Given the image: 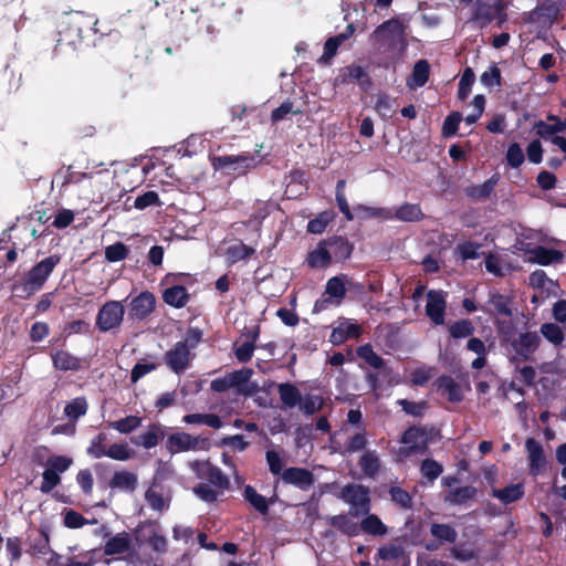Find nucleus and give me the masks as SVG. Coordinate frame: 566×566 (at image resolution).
I'll return each instance as SVG.
<instances>
[{"label": "nucleus", "instance_id": "obj_1", "mask_svg": "<svg viewBox=\"0 0 566 566\" xmlns=\"http://www.w3.org/2000/svg\"><path fill=\"white\" fill-rule=\"evenodd\" d=\"M408 28L409 19L397 15L379 24L370 34V41L379 52L401 56L408 48Z\"/></svg>", "mask_w": 566, "mask_h": 566}, {"label": "nucleus", "instance_id": "obj_2", "mask_svg": "<svg viewBox=\"0 0 566 566\" xmlns=\"http://www.w3.org/2000/svg\"><path fill=\"white\" fill-rule=\"evenodd\" d=\"M201 339L202 332L199 328H189L185 338L166 352L165 361L167 366L176 374L184 373L190 366L195 357L192 350L200 344Z\"/></svg>", "mask_w": 566, "mask_h": 566}, {"label": "nucleus", "instance_id": "obj_3", "mask_svg": "<svg viewBox=\"0 0 566 566\" xmlns=\"http://www.w3.org/2000/svg\"><path fill=\"white\" fill-rule=\"evenodd\" d=\"M506 18L505 4L501 0H476L474 3L472 21L481 29L492 22L501 27Z\"/></svg>", "mask_w": 566, "mask_h": 566}, {"label": "nucleus", "instance_id": "obj_4", "mask_svg": "<svg viewBox=\"0 0 566 566\" xmlns=\"http://www.w3.org/2000/svg\"><path fill=\"white\" fill-rule=\"evenodd\" d=\"M210 446L209 438L192 436L184 431L171 433L166 440V449L170 454L189 451H207L210 449Z\"/></svg>", "mask_w": 566, "mask_h": 566}, {"label": "nucleus", "instance_id": "obj_5", "mask_svg": "<svg viewBox=\"0 0 566 566\" xmlns=\"http://www.w3.org/2000/svg\"><path fill=\"white\" fill-rule=\"evenodd\" d=\"M340 499L350 506L352 516H360L369 513L370 499L367 488L359 484L346 485L340 493Z\"/></svg>", "mask_w": 566, "mask_h": 566}, {"label": "nucleus", "instance_id": "obj_6", "mask_svg": "<svg viewBox=\"0 0 566 566\" xmlns=\"http://www.w3.org/2000/svg\"><path fill=\"white\" fill-rule=\"evenodd\" d=\"M346 281L345 275L331 277L326 283L325 292L315 302L313 311L319 313L332 305H339L346 294Z\"/></svg>", "mask_w": 566, "mask_h": 566}, {"label": "nucleus", "instance_id": "obj_7", "mask_svg": "<svg viewBox=\"0 0 566 566\" xmlns=\"http://www.w3.org/2000/svg\"><path fill=\"white\" fill-rule=\"evenodd\" d=\"M125 307L119 301H107L98 310L96 315V327L103 332L119 328L124 321Z\"/></svg>", "mask_w": 566, "mask_h": 566}, {"label": "nucleus", "instance_id": "obj_8", "mask_svg": "<svg viewBox=\"0 0 566 566\" xmlns=\"http://www.w3.org/2000/svg\"><path fill=\"white\" fill-rule=\"evenodd\" d=\"M59 262L60 256L50 255L35 264L27 275L24 289L29 292L39 291Z\"/></svg>", "mask_w": 566, "mask_h": 566}, {"label": "nucleus", "instance_id": "obj_9", "mask_svg": "<svg viewBox=\"0 0 566 566\" xmlns=\"http://www.w3.org/2000/svg\"><path fill=\"white\" fill-rule=\"evenodd\" d=\"M136 541L139 544H147L158 554H164L168 547V541L159 525L156 523H144L136 530Z\"/></svg>", "mask_w": 566, "mask_h": 566}, {"label": "nucleus", "instance_id": "obj_10", "mask_svg": "<svg viewBox=\"0 0 566 566\" xmlns=\"http://www.w3.org/2000/svg\"><path fill=\"white\" fill-rule=\"evenodd\" d=\"M190 469L199 479H207L214 489L223 492L229 489L230 481L217 467L209 461H192L189 463Z\"/></svg>", "mask_w": 566, "mask_h": 566}, {"label": "nucleus", "instance_id": "obj_11", "mask_svg": "<svg viewBox=\"0 0 566 566\" xmlns=\"http://www.w3.org/2000/svg\"><path fill=\"white\" fill-rule=\"evenodd\" d=\"M104 553L118 556L119 559H129L136 555L132 537L126 532L117 533L108 538L104 545Z\"/></svg>", "mask_w": 566, "mask_h": 566}, {"label": "nucleus", "instance_id": "obj_12", "mask_svg": "<svg viewBox=\"0 0 566 566\" xmlns=\"http://www.w3.org/2000/svg\"><path fill=\"white\" fill-rule=\"evenodd\" d=\"M505 338L510 340L517 359L527 360L537 350L541 338L536 333L525 332L517 337L510 339L506 335Z\"/></svg>", "mask_w": 566, "mask_h": 566}, {"label": "nucleus", "instance_id": "obj_13", "mask_svg": "<svg viewBox=\"0 0 566 566\" xmlns=\"http://www.w3.org/2000/svg\"><path fill=\"white\" fill-rule=\"evenodd\" d=\"M560 4L556 0H544L534 10L527 13L526 21L530 23L552 24L558 17Z\"/></svg>", "mask_w": 566, "mask_h": 566}, {"label": "nucleus", "instance_id": "obj_14", "mask_svg": "<svg viewBox=\"0 0 566 566\" xmlns=\"http://www.w3.org/2000/svg\"><path fill=\"white\" fill-rule=\"evenodd\" d=\"M156 298L149 291H144L132 298L128 308L132 319L143 321L148 317L155 310Z\"/></svg>", "mask_w": 566, "mask_h": 566}, {"label": "nucleus", "instance_id": "obj_15", "mask_svg": "<svg viewBox=\"0 0 566 566\" xmlns=\"http://www.w3.org/2000/svg\"><path fill=\"white\" fill-rule=\"evenodd\" d=\"M446 307V294L442 291L431 290L427 293L426 314L436 325L444 323Z\"/></svg>", "mask_w": 566, "mask_h": 566}, {"label": "nucleus", "instance_id": "obj_16", "mask_svg": "<svg viewBox=\"0 0 566 566\" xmlns=\"http://www.w3.org/2000/svg\"><path fill=\"white\" fill-rule=\"evenodd\" d=\"M525 450L528 458L530 472L536 476L544 471L546 464L543 446L536 439L528 438L525 441Z\"/></svg>", "mask_w": 566, "mask_h": 566}, {"label": "nucleus", "instance_id": "obj_17", "mask_svg": "<svg viewBox=\"0 0 566 566\" xmlns=\"http://www.w3.org/2000/svg\"><path fill=\"white\" fill-rule=\"evenodd\" d=\"M254 166V159L247 156H220L213 159V167L218 169H230L238 174H244Z\"/></svg>", "mask_w": 566, "mask_h": 566}, {"label": "nucleus", "instance_id": "obj_18", "mask_svg": "<svg viewBox=\"0 0 566 566\" xmlns=\"http://www.w3.org/2000/svg\"><path fill=\"white\" fill-rule=\"evenodd\" d=\"M401 442L409 452L423 451L429 442L428 432L423 428L411 427L402 434Z\"/></svg>", "mask_w": 566, "mask_h": 566}, {"label": "nucleus", "instance_id": "obj_19", "mask_svg": "<svg viewBox=\"0 0 566 566\" xmlns=\"http://www.w3.org/2000/svg\"><path fill=\"white\" fill-rule=\"evenodd\" d=\"M230 380V385L232 388H235L240 394L251 395L253 394L258 386L250 381L253 370L250 368H242L240 370L232 371L227 374Z\"/></svg>", "mask_w": 566, "mask_h": 566}, {"label": "nucleus", "instance_id": "obj_20", "mask_svg": "<svg viewBox=\"0 0 566 566\" xmlns=\"http://www.w3.org/2000/svg\"><path fill=\"white\" fill-rule=\"evenodd\" d=\"M380 212L385 218L395 217L396 219L406 222L419 221L423 217L420 207L415 203L402 205L395 211V214H392L389 210H378L377 212L374 211L373 214H379Z\"/></svg>", "mask_w": 566, "mask_h": 566}, {"label": "nucleus", "instance_id": "obj_21", "mask_svg": "<svg viewBox=\"0 0 566 566\" xmlns=\"http://www.w3.org/2000/svg\"><path fill=\"white\" fill-rule=\"evenodd\" d=\"M282 480L286 484L306 490L313 484V474L303 468H289L282 473Z\"/></svg>", "mask_w": 566, "mask_h": 566}, {"label": "nucleus", "instance_id": "obj_22", "mask_svg": "<svg viewBox=\"0 0 566 566\" xmlns=\"http://www.w3.org/2000/svg\"><path fill=\"white\" fill-rule=\"evenodd\" d=\"M527 259L530 262L538 263L541 265H548L559 262L563 259V253L557 250L546 249L544 247H535L526 250Z\"/></svg>", "mask_w": 566, "mask_h": 566}, {"label": "nucleus", "instance_id": "obj_23", "mask_svg": "<svg viewBox=\"0 0 566 566\" xmlns=\"http://www.w3.org/2000/svg\"><path fill=\"white\" fill-rule=\"evenodd\" d=\"M359 334H360V326L350 319H346L333 329V332L329 336V340L334 345H339V344L344 343L345 340H347L348 338L358 337Z\"/></svg>", "mask_w": 566, "mask_h": 566}, {"label": "nucleus", "instance_id": "obj_24", "mask_svg": "<svg viewBox=\"0 0 566 566\" xmlns=\"http://www.w3.org/2000/svg\"><path fill=\"white\" fill-rule=\"evenodd\" d=\"M354 31H355L354 25L353 24H348L345 32H343V33H340V34H338L336 36L329 38L325 42L324 53L321 56L319 61L323 62V63H328L334 57V55L336 54L337 49L339 48V45L342 43H344L349 36H352Z\"/></svg>", "mask_w": 566, "mask_h": 566}, {"label": "nucleus", "instance_id": "obj_25", "mask_svg": "<svg viewBox=\"0 0 566 566\" xmlns=\"http://www.w3.org/2000/svg\"><path fill=\"white\" fill-rule=\"evenodd\" d=\"M138 478L129 471H117L109 480V486L124 492H133L137 488Z\"/></svg>", "mask_w": 566, "mask_h": 566}, {"label": "nucleus", "instance_id": "obj_26", "mask_svg": "<svg viewBox=\"0 0 566 566\" xmlns=\"http://www.w3.org/2000/svg\"><path fill=\"white\" fill-rule=\"evenodd\" d=\"M491 493L501 503L510 504L523 497L524 485L522 483L511 484L503 489H493Z\"/></svg>", "mask_w": 566, "mask_h": 566}, {"label": "nucleus", "instance_id": "obj_27", "mask_svg": "<svg viewBox=\"0 0 566 566\" xmlns=\"http://www.w3.org/2000/svg\"><path fill=\"white\" fill-rule=\"evenodd\" d=\"M333 261H343L349 258L352 253L350 243L342 237H336L326 241Z\"/></svg>", "mask_w": 566, "mask_h": 566}, {"label": "nucleus", "instance_id": "obj_28", "mask_svg": "<svg viewBox=\"0 0 566 566\" xmlns=\"http://www.w3.org/2000/svg\"><path fill=\"white\" fill-rule=\"evenodd\" d=\"M164 436V430L160 424H151L148 430L139 434L134 442L145 449H151L159 443Z\"/></svg>", "mask_w": 566, "mask_h": 566}, {"label": "nucleus", "instance_id": "obj_29", "mask_svg": "<svg viewBox=\"0 0 566 566\" xmlns=\"http://www.w3.org/2000/svg\"><path fill=\"white\" fill-rule=\"evenodd\" d=\"M429 63L426 60L418 61L412 70L411 75L407 80V85L410 88H418L423 86L429 78Z\"/></svg>", "mask_w": 566, "mask_h": 566}, {"label": "nucleus", "instance_id": "obj_30", "mask_svg": "<svg viewBox=\"0 0 566 566\" xmlns=\"http://www.w3.org/2000/svg\"><path fill=\"white\" fill-rule=\"evenodd\" d=\"M327 523L348 536L359 534V525L345 514L331 516Z\"/></svg>", "mask_w": 566, "mask_h": 566}, {"label": "nucleus", "instance_id": "obj_31", "mask_svg": "<svg viewBox=\"0 0 566 566\" xmlns=\"http://www.w3.org/2000/svg\"><path fill=\"white\" fill-rule=\"evenodd\" d=\"M277 391L285 408H294L301 402V391L292 384H280Z\"/></svg>", "mask_w": 566, "mask_h": 566}, {"label": "nucleus", "instance_id": "obj_32", "mask_svg": "<svg viewBox=\"0 0 566 566\" xmlns=\"http://www.w3.org/2000/svg\"><path fill=\"white\" fill-rule=\"evenodd\" d=\"M163 297L168 305L179 308L184 307L187 304L189 300V294L186 287L181 285H175L166 289Z\"/></svg>", "mask_w": 566, "mask_h": 566}, {"label": "nucleus", "instance_id": "obj_33", "mask_svg": "<svg viewBox=\"0 0 566 566\" xmlns=\"http://www.w3.org/2000/svg\"><path fill=\"white\" fill-rule=\"evenodd\" d=\"M359 525V532L363 531L373 536H384L387 534L388 528L381 520L375 514H366Z\"/></svg>", "mask_w": 566, "mask_h": 566}, {"label": "nucleus", "instance_id": "obj_34", "mask_svg": "<svg viewBox=\"0 0 566 566\" xmlns=\"http://www.w3.org/2000/svg\"><path fill=\"white\" fill-rule=\"evenodd\" d=\"M333 261L328 245L326 241L319 243L315 250H313L307 259L308 265L312 268H325Z\"/></svg>", "mask_w": 566, "mask_h": 566}, {"label": "nucleus", "instance_id": "obj_35", "mask_svg": "<svg viewBox=\"0 0 566 566\" xmlns=\"http://www.w3.org/2000/svg\"><path fill=\"white\" fill-rule=\"evenodd\" d=\"M499 175H493L490 179L484 181L482 185L472 186L467 189V195L475 200H483L490 197L493 192L494 187L499 182Z\"/></svg>", "mask_w": 566, "mask_h": 566}, {"label": "nucleus", "instance_id": "obj_36", "mask_svg": "<svg viewBox=\"0 0 566 566\" xmlns=\"http://www.w3.org/2000/svg\"><path fill=\"white\" fill-rule=\"evenodd\" d=\"M52 360L54 367L60 370H77L81 367L80 359L65 350L54 353Z\"/></svg>", "mask_w": 566, "mask_h": 566}, {"label": "nucleus", "instance_id": "obj_37", "mask_svg": "<svg viewBox=\"0 0 566 566\" xmlns=\"http://www.w3.org/2000/svg\"><path fill=\"white\" fill-rule=\"evenodd\" d=\"M378 557L382 560L402 562L405 566L409 565L408 557L401 546L389 544L378 549Z\"/></svg>", "mask_w": 566, "mask_h": 566}, {"label": "nucleus", "instance_id": "obj_38", "mask_svg": "<svg viewBox=\"0 0 566 566\" xmlns=\"http://www.w3.org/2000/svg\"><path fill=\"white\" fill-rule=\"evenodd\" d=\"M88 403L84 397H76L69 401L64 407V415L72 421H76L80 417L87 412Z\"/></svg>", "mask_w": 566, "mask_h": 566}, {"label": "nucleus", "instance_id": "obj_39", "mask_svg": "<svg viewBox=\"0 0 566 566\" xmlns=\"http://www.w3.org/2000/svg\"><path fill=\"white\" fill-rule=\"evenodd\" d=\"M439 387L443 394L448 395L449 400L460 401L463 399L464 390L454 379L443 377L440 379Z\"/></svg>", "mask_w": 566, "mask_h": 566}, {"label": "nucleus", "instance_id": "obj_40", "mask_svg": "<svg viewBox=\"0 0 566 566\" xmlns=\"http://www.w3.org/2000/svg\"><path fill=\"white\" fill-rule=\"evenodd\" d=\"M143 419L138 416H127L108 423V427L123 434H128L140 427Z\"/></svg>", "mask_w": 566, "mask_h": 566}, {"label": "nucleus", "instance_id": "obj_41", "mask_svg": "<svg viewBox=\"0 0 566 566\" xmlns=\"http://www.w3.org/2000/svg\"><path fill=\"white\" fill-rule=\"evenodd\" d=\"M107 434L105 432H99L96 434L90 442V446L86 449V453L93 459H101L106 457L107 454Z\"/></svg>", "mask_w": 566, "mask_h": 566}, {"label": "nucleus", "instance_id": "obj_42", "mask_svg": "<svg viewBox=\"0 0 566 566\" xmlns=\"http://www.w3.org/2000/svg\"><path fill=\"white\" fill-rule=\"evenodd\" d=\"M363 472L368 476H375L380 470V460L375 451L365 452L359 461Z\"/></svg>", "mask_w": 566, "mask_h": 566}, {"label": "nucleus", "instance_id": "obj_43", "mask_svg": "<svg viewBox=\"0 0 566 566\" xmlns=\"http://www.w3.org/2000/svg\"><path fill=\"white\" fill-rule=\"evenodd\" d=\"M543 337L555 346H559L564 339V329L555 323H545L541 326Z\"/></svg>", "mask_w": 566, "mask_h": 566}, {"label": "nucleus", "instance_id": "obj_44", "mask_svg": "<svg viewBox=\"0 0 566 566\" xmlns=\"http://www.w3.org/2000/svg\"><path fill=\"white\" fill-rule=\"evenodd\" d=\"M145 499L147 504L156 511L167 510L169 506V499L165 497L160 491H158L155 486H151L147 490L145 494Z\"/></svg>", "mask_w": 566, "mask_h": 566}, {"label": "nucleus", "instance_id": "obj_45", "mask_svg": "<svg viewBox=\"0 0 566 566\" xmlns=\"http://www.w3.org/2000/svg\"><path fill=\"white\" fill-rule=\"evenodd\" d=\"M489 304L493 310H490L489 313H495L497 315L511 316V300L507 296L501 294H492L489 301Z\"/></svg>", "mask_w": 566, "mask_h": 566}, {"label": "nucleus", "instance_id": "obj_46", "mask_svg": "<svg viewBox=\"0 0 566 566\" xmlns=\"http://www.w3.org/2000/svg\"><path fill=\"white\" fill-rule=\"evenodd\" d=\"M134 454V450L127 443H113L107 448L106 457L116 461H127Z\"/></svg>", "mask_w": 566, "mask_h": 566}, {"label": "nucleus", "instance_id": "obj_47", "mask_svg": "<svg viewBox=\"0 0 566 566\" xmlns=\"http://www.w3.org/2000/svg\"><path fill=\"white\" fill-rule=\"evenodd\" d=\"M536 133L542 138H549L556 133L564 132L566 129V118L564 120L556 119V123L547 124L543 120H539L536 125Z\"/></svg>", "mask_w": 566, "mask_h": 566}, {"label": "nucleus", "instance_id": "obj_48", "mask_svg": "<svg viewBox=\"0 0 566 566\" xmlns=\"http://www.w3.org/2000/svg\"><path fill=\"white\" fill-rule=\"evenodd\" d=\"M324 405V400L321 396L317 395H306L305 397H301V402L298 403L300 410L305 415H313L322 409Z\"/></svg>", "mask_w": 566, "mask_h": 566}, {"label": "nucleus", "instance_id": "obj_49", "mask_svg": "<svg viewBox=\"0 0 566 566\" xmlns=\"http://www.w3.org/2000/svg\"><path fill=\"white\" fill-rule=\"evenodd\" d=\"M244 497L260 513L265 514L268 512L269 506L265 497L259 494L252 486H245Z\"/></svg>", "mask_w": 566, "mask_h": 566}, {"label": "nucleus", "instance_id": "obj_50", "mask_svg": "<svg viewBox=\"0 0 566 566\" xmlns=\"http://www.w3.org/2000/svg\"><path fill=\"white\" fill-rule=\"evenodd\" d=\"M475 489L473 486H461L446 496V502L450 504H462L475 495Z\"/></svg>", "mask_w": 566, "mask_h": 566}, {"label": "nucleus", "instance_id": "obj_51", "mask_svg": "<svg viewBox=\"0 0 566 566\" xmlns=\"http://www.w3.org/2000/svg\"><path fill=\"white\" fill-rule=\"evenodd\" d=\"M430 532L432 536L443 542L453 543L457 539L455 530L447 524L434 523L431 525Z\"/></svg>", "mask_w": 566, "mask_h": 566}, {"label": "nucleus", "instance_id": "obj_52", "mask_svg": "<svg viewBox=\"0 0 566 566\" xmlns=\"http://www.w3.org/2000/svg\"><path fill=\"white\" fill-rule=\"evenodd\" d=\"M375 108L385 119H389L396 114L395 102L385 94L378 96Z\"/></svg>", "mask_w": 566, "mask_h": 566}, {"label": "nucleus", "instance_id": "obj_53", "mask_svg": "<svg viewBox=\"0 0 566 566\" xmlns=\"http://www.w3.org/2000/svg\"><path fill=\"white\" fill-rule=\"evenodd\" d=\"M254 253V249L240 242L230 247L227 250V256L230 262L235 263L240 260H244Z\"/></svg>", "mask_w": 566, "mask_h": 566}, {"label": "nucleus", "instance_id": "obj_54", "mask_svg": "<svg viewBox=\"0 0 566 566\" xmlns=\"http://www.w3.org/2000/svg\"><path fill=\"white\" fill-rule=\"evenodd\" d=\"M475 76L471 69H467L459 82L458 97L464 101L471 93Z\"/></svg>", "mask_w": 566, "mask_h": 566}, {"label": "nucleus", "instance_id": "obj_55", "mask_svg": "<svg viewBox=\"0 0 566 566\" xmlns=\"http://www.w3.org/2000/svg\"><path fill=\"white\" fill-rule=\"evenodd\" d=\"M256 337H258V333L254 332L251 340H245L237 346L235 357L238 358V360L245 363L252 358L253 352H254V343L256 340Z\"/></svg>", "mask_w": 566, "mask_h": 566}, {"label": "nucleus", "instance_id": "obj_56", "mask_svg": "<svg viewBox=\"0 0 566 566\" xmlns=\"http://www.w3.org/2000/svg\"><path fill=\"white\" fill-rule=\"evenodd\" d=\"M193 493L202 501L211 503L217 501L219 495H221L223 492H221L218 489H214L210 486L209 484L201 483L193 488Z\"/></svg>", "mask_w": 566, "mask_h": 566}, {"label": "nucleus", "instance_id": "obj_57", "mask_svg": "<svg viewBox=\"0 0 566 566\" xmlns=\"http://www.w3.org/2000/svg\"><path fill=\"white\" fill-rule=\"evenodd\" d=\"M128 249L125 244L117 242L105 249V258L109 262H118L127 256Z\"/></svg>", "mask_w": 566, "mask_h": 566}, {"label": "nucleus", "instance_id": "obj_58", "mask_svg": "<svg viewBox=\"0 0 566 566\" xmlns=\"http://www.w3.org/2000/svg\"><path fill=\"white\" fill-rule=\"evenodd\" d=\"M506 160L513 168H517L524 163V153L517 143H513L509 146L506 151Z\"/></svg>", "mask_w": 566, "mask_h": 566}, {"label": "nucleus", "instance_id": "obj_59", "mask_svg": "<svg viewBox=\"0 0 566 566\" xmlns=\"http://www.w3.org/2000/svg\"><path fill=\"white\" fill-rule=\"evenodd\" d=\"M474 331L472 323L468 319L455 322L450 326V334L454 338H463L470 336Z\"/></svg>", "mask_w": 566, "mask_h": 566}, {"label": "nucleus", "instance_id": "obj_60", "mask_svg": "<svg viewBox=\"0 0 566 566\" xmlns=\"http://www.w3.org/2000/svg\"><path fill=\"white\" fill-rule=\"evenodd\" d=\"M331 220L332 216L328 212H322L317 218L308 222L307 231L314 234H321L324 232Z\"/></svg>", "mask_w": 566, "mask_h": 566}, {"label": "nucleus", "instance_id": "obj_61", "mask_svg": "<svg viewBox=\"0 0 566 566\" xmlns=\"http://www.w3.org/2000/svg\"><path fill=\"white\" fill-rule=\"evenodd\" d=\"M481 83L486 87L501 85V72L497 66L492 65L480 77Z\"/></svg>", "mask_w": 566, "mask_h": 566}, {"label": "nucleus", "instance_id": "obj_62", "mask_svg": "<svg viewBox=\"0 0 566 566\" xmlns=\"http://www.w3.org/2000/svg\"><path fill=\"white\" fill-rule=\"evenodd\" d=\"M357 354L374 368H379L382 365L381 357H379L369 345L360 346L357 349Z\"/></svg>", "mask_w": 566, "mask_h": 566}, {"label": "nucleus", "instance_id": "obj_63", "mask_svg": "<svg viewBox=\"0 0 566 566\" xmlns=\"http://www.w3.org/2000/svg\"><path fill=\"white\" fill-rule=\"evenodd\" d=\"M72 463H73V461L71 458L63 457V455H55V457H51L48 460L46 465L49 469L54 470L55 473H57L60 475V473L65 472L71 467Z\"/></svg>", "mask_w": 566, "mask_h": 566}, {"label": "nucleus", "instance_id": "obj_64", "mask_svg": "<svg viewBox=\"0 0 566 566\" xmlns=\"http://www.w3.org/2000/svg\"><path fill=\"white\" fill-rule=\"evenodd\" d=\"M265 459L269 465V470L272 474H282L283 471V460L280 454L275 450H268L265 453Z\"/></svg>", "mask_w": 566, "mask_h": 566}]
</instances>
